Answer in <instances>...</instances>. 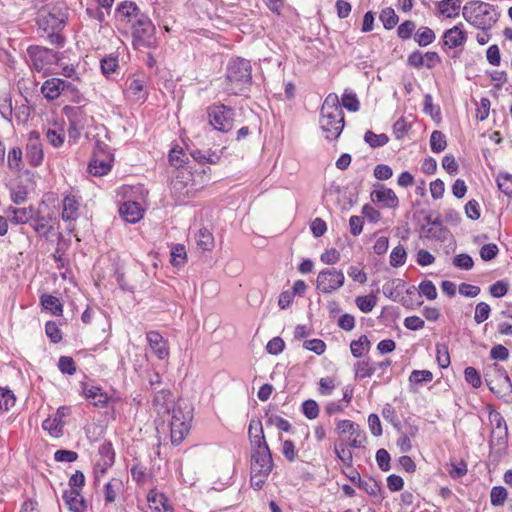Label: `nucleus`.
Returning a JSON list of instances; mask_svg holds the SVG:
<instances>
[{
    "mask_svg": "<svg viewBox=\"0 0 512 512\" xmlns=\"http://www.w3.org/2000/svg\"><path fill=\"white\" fill-rule=\"evenodd\" d=\"M133 46L135 49L155 48L158 44L156 37V28L151 19L146 16H140L138 23L132 27Z\"/></svg>",
    "mask_w": 512,
    "mask_h": 512,
    "instance_id": "423d86ee",
    "label": "nucleus"
},
{
    "mask_svg": "<svg viewBox=\"0 0 512 512\" xmlns=\"http://www.w3.org/2000/svg\"><path fill=\"white\" fill-rule=\"evenodd\" d=\"M320 128L327 140H336L344 128V114L337 94L330 93L321 107Z\"/></svg>",
    "mask_w": 512,
    "mask_h": 512,
    "instance_id": "f257e3e1",
    "label": "nucleus"
},
{
    "mask_svg": "<svg viewBox=\"0 0 512 512\" xmlns=\"http://www.w3.org/2000/svg\"><path fill=\"white\" fill-rule=\"evenodd\" d=\"M250 441L253 446V451L270 450L266 442L263 429L259 433L250 434Z\"/></svg>",
    "mask_w": 512,
    "mask_h": 512,
    "instance_id": "052dcab7",
    "label": "nucleus"
},
{
    "mask_svg": "<svg viewBox=\"0 0 512 512\" xmlns=\"http://www.w3.org/2000/svg\"><path fill=\"white\" fill-rule=\"evenodd\" d=\"M192 413L189 409L184 410L180 403L173 406L170 420V438L173 445L183 442L190 430Z\"/></svg>",
    "mask_w": 512,
    "mask_h": 512,
    "instance_id": "39448f33",
    "label": "nucleus"
},
{
    "mask_svg": "<svg viewBox=\"0 0 512 512\" xmlns=\"http://www.w3.org/2000/svg\"><path fill=\"white\" fill-rule=\"evenodd\" d=\"M172 394L169 390L162 389L158 391L153 399V405L158 414H170L171 406L173 407Z\"/></svg>",
    "mask_w": 512,
    "mask_h": 512,
    "instance_id": "a878e982",
    "label": "nucleus"
},
{
    "mask_svg": "<svg viewBox=\"0 0 512 512\" xmlns=\"http://www.w3.org/2000/svg\"><path fill=\"white\" fill-rule=\"evenodd\" d=\"M461 4L462 0H441L437 3V10L447 18H455L460 13Z\"/></svg>",
    "mask_w": 512,
    "mask_h": 512,
    "instance_id": "c756f323",
    "label": "nucleus"
},
{
    "mask_svg": "<svg viewBox=\"0 0 512 512\" xmlns=\"http://www.w3.org/2000/svg\"><path fill=\"white\" fill-rule=\"evenodd\" d=\"M464 19L483 31L489 30L497 21V12L493 5L482 2H468L462 10Z\"/></svg>",
    "mask_w": 512,
    "mask_h": 512,
    "instance_id": "20e7f679",
    "label": "nucleus"
},
{
    "mask_svg": "<svg viewBox=\"0 0 512 512\" xmlns=\"http://www.w3.org/2000/svg\"><path fill=\"white\" fill-rule=\"evenodd\" d=\"M415 28H416V25L413 21L406 20L398 26L397 35L399 38H401L403 40H407L412 36Z\"/></svg>",
    "mask_w": 512,
    "mask_h": 512,
    "instance_id": "338daca9",
    "label": "nucleus"
},
{
    "mask_svg": "<svg viewBox=\"0 0 512 512\" xmlns=\"http://www.w3.org/2000/svg\"><path fill=\"white\" fill-rule=\"evenodd\" d=\"M375 188L370 193V197L373 203L380 205L384 208H396L399 205V199L396 193L386 187L384 184H376Z\"/></svg>",
    "mask_w": 512,
    "mask_h": 512,
    "instance_id": "4468645a",
    "label": "nucleus"
},
{
    "mask_svg": "<svg viewBox=\"0 0 512 512\" xmlns=\"http://www.w3.org/2000/svg\"><path fill=\"white\" fill-rule=\"evenodd\" d=\"M45 135L47 141L54 147H60L64 143L65 133L63 128H48Z\"/></svg>",
    "mask_w": 512,
    "mask_h": 512,
    "instance_id": "37998d69",
    "label": "nucleus"
},
{
    "mask_svg": "<svg viewBox=\"0 0 512 512\" xmlns=\"http://www.w3.org/2000/svg\"><path fill=\"white\" fill-rule=\"evenodd\" d=\"M342 106L351 112H357L360 108L357 95L352 91L345 90L342 96Z\"/></svg>",
    "mask_w": 512,
    "mask_h": 512,
    "instance_id": "8fccbe9b",
    "label": "nucleus"
},
{
    "mask_svg": "<svg viewBox=\"0 0 512 512\" xmlns=\"http://www.w3.org/2000/svg\"><path fill=\"white\" fill-rule=\"evenodd\" d=\"M27 55L30 67L44 76L51 73L52 66L57 61V52L42 46H29Z\"/></svg>",
    "mask_w": 512,
    "mask_h": 512,
    "instance_id": "0eeeda50",
    "label": "nucleus"
},
{
    "mask_svg": "<svg viewBox=\"0 0 512 512\" xmlns=\"http://www.w3.org/2000/svg\"><path fill=\"white\" fill-rule=\"evenodd\" d=\"M80 216L79 198L72 194H65L62 199L61 219L67 224L70 232L74 231V223Z\"/></svg>",
    "mask_w": 512,
    "mask_h": 512,
    "instance_id": "f8f14e48",
    "label": "nucleus"
},
{
    "mask_svg": "<svg viewBox=\"0 0 512 512\" xmlns=\"http://www.w3.org/2000/svg\"><path fill=\"white\" fill-rule=\"evenodd\" d=\"M186 261V250L181 244L175 245L171 250V264L173 266L183 265Z\"/></svg>",
    "mask_w": 512,
    "mask_h": 512,
    "instance_id": "13d9d810",
    "label": "nucleus"
},
{
    "mask_svg": "<svg viewBox=\"0 0 512 512\" xmlns=\"http://www.w3.org/2000/svg\"><path fill=\"white\" fill-rule=\"evenodd\" d=\"M491 308L489 304L485 302H479L475 308L474 321L477 324H481L486 321L490 315Z\"/></svg>",
    "mask_w": 512,
    "mask_h": 512,
    "instance_id": "bf43d9fd",
    "label": "nucleus"
},
{
    "mask_svg": "<svg viewBox=\"0 0 512 512\" xmlns=\"http://www.w3.org/2000/svg\"><path fill=\"white\" fill-rule=\"evenodd\" d=\"M370 347V341L367 336L362 335L358 340L350 344L351 353L355 358H360Z\"/></svg>",
    "mask_w": 512,
    "mask_h": 512,
    "instance_id": "ea45409f",
    "label": "nucleus"
},
{
    "mask_svg": "<svg viewBox=\"0 0 512 512\" xmlns=\"http://www.w3.org/2000/svg\"><path fill=\"white\" fill-rule=\"evenodd\" d=\"M64 111L70 118L69 137L76 139L79 136L80 128L73 118L81 113V109L78 107H65Z\"/></svg>",
    "mask_w": 512,
    "mask_h": 512,
    "instance_id": "f704fd0d",
    "label": "nucleus"
},
{
    "mask_svg": "<svg viewBox=\"0 0 512 512\" xmlns=\"http://www.w3.org/2000/svg\"><path fill=\"white\" fill-rule=\"evenodd\" d=\"M58 368L63 374L73 375L76 372V364L73 358L69 356L59 358Z\"/></svg>",
    "mask_w": 512,
    "mask_h": 512,
    "instance_id": "680f3d73",
    "label": "nucleus"
},
{
    "mask_svg": "<svg viewBox=\"0 0 512 512\" xmlns=\"http://www.w3.org/2000/svg\"><path fill=\"white\" fill-rule=\"evenodd\" d=\"M466 40L467 34L464 31L462 24L455 25L454 27L446 30L443 34V45L449 49L463 46Z\"/></svg>",
    "mask_w": 512,
    "mask_h": 512,
    "instance_id": "a211bd4d",
    "label": "nucleus"
},
{
    "mask_svg": "<svg viewBox=\"0 0 512 512\" xmlns=\"http://www.w3.org/2000/svg\"><path fill=\"white\" fill-rule=\"evenodd\" d=\"M465 380L473 387L479 388L482 385V380L479 372L474 367H467L464 370Z\"/></svg>",
    "mask_w": 512,
    "mask_h": 512,
    "instance_id": "e2e57ef3",
    "label": "nucleus"
},
{
    "mask_svg": "<svg viewBox=\"0 0 512 512\" xmlns=\"http://www.w3.org/2000/svg\"><path fill=\"white\" fill-rule=\"evenodd\" d=\"M435 38L436 36L434 31L426 26L420 27L414 35L415 42L421 47L428 46L435 40Z\"/></svg>",
    "mask_w": 512,
    "mask_h": 512,
    "instance_id": "2f4dec72",
    "label": "nucleus"
},
{
    "mask_svg": "<svg viewBox=\"0 0 512 512\" xmlns=\"http://www.w3.org/2000/svg\"><path fill=\"white\" fill-rule=\"evenodd\" d=\"M180 174H183V172H179L175 179L172 180L170 189L172 195L181 201L189 191L187 189V183L179 179ZM182 178H184V175H182Z\"/></svg>",
    "mask_w": 512,
    "mask_h": 512,
    "instance_id": "72a5a7b5",
    "label": "nucleus"
},
{
    "mask_svg": "<svg viewBox=\"0 0 512 512\" xmlns=\"http://www.w3.org/2000/svg\"><path fill=\"white\" fill-rule=\"evenodd\" d=\"M147 501L152 512H172L165 495L156 490H151L148 493Z\"/></svg>",
    "mask_w": 512,
    "mask_h": 512,
    "instance_id": "bb28decb",
    "label": "nucleus"
},
{
    "mask_svg": "<svg viewBox=\"0 0 512 512\" xmlns=\"http://www.w3.org/2000/svg\"><path fill=\"white\" fill-rule=\"evenodd\" d=\"M453 265L459 269L470 270L473 268L474 261L470 255L462 253L454 257Z\"/></svg>",
    "mask_w": 512,
    "mask_h": 512,
    "instance_id": "69168bd1",
    "label": "nucleus"
},
{
    "mask_svg": "<svg viewBox=\"0 0 512 512\" xmlns=\"http://www.w3.org/2000/svg\"><path fill=\"white\" fill-rule=\"evenodd\" d=\"M252 68L248 60L232 58L226 68V90L231 94H241L249 88L252 81Z\"/></svg>",
    "mask_w": 512,
    "mask_h": 512,
    "instance_id": "7ed1b4c3",
    "label": "nucleus"
},
{
    "mask_svg": "<svg viewBox=\"0 0 512 512\" xmlns=\"http://www.w3.org/2000/svg\"><path fill=\"white\" fill-rule=\"evenodd\" d=\"M318 403L313 399H308L302 403V412L310 420L316 419L319 416Z\"/></svg>",
    "mask_w": 512,
    "mask_h": 512,
    "instance_id": "6e6d98bb",
    "label": "nucleus"
},
{
    "mask_svg": "<svg viewBox=\"0 0 512 512\" xmlns=\"http://www.w3.org/2000/svg\"><path fill=\"white\" fill-rule=\"evenodd\" d=\"M72 84L60 78H51L46 80L41 86V93L48 101L59 98L62 94L72 92Z\"/></svg>",
    "mask_w": 512,
    "mask_h": 512,
    "instance_id": "ddd939ff",
    "label": "nucleus"
},
{
    "mask_svg": "<svg viewBox=\"0 0 512 512\" xmlns=\"http://www.w3.org/2000/svg\"><path fill=\"white\" fill-rule=\"evenodd\" d=\"M347 444L340 443L335 445L334 452L337 458L346 466H351L353 461L352 452L347 448Z\"/></svg>",
    "mask_w": 512,
    "mask_h": 512,
    "instance_id": "603ef678",
    "label": "nucleus"
},
{
    "mask_svg": "<svg viewBox=\"0 0 512 512\" xmlns=\"http://www.w3.org/2000/svg\"><path fill=\"white\" fill-rule=\"evenodd\" d=\"M26 156L32 166H38L41 164L44 154L42 149V143L40 135L36 131H31L28 137V143L26 146Z\"/></svg>",
    "mask_w": 512,
    "mask_h": 512,
    "instance_id": "2eb2a0df",
    "label": "nucleus"
},
{
    "mask_svg": "<svg viewBox=\"0 0 512 512\" xmlns=\"http://www.w3.org/2000/svg\"><path fill=\"white\" fill-rule=\"evenodd\" d=\"M364 141L372 148H378L386 145L389 137L385 133L375 134L372 131H367L364 135Z\"/></svg>",
    "mask_w": 512,
    "mask_h": 512,
    "instance_id": "e433bc0d",
    "label": "nucleus"
},
{
    "mask_svg": "<svg viewBox=\"0 0 512 512\" xmlns=\"http://www.w3.org/2000/svg\"><path fill=\"white\" fill-rule=\"evenodd\" d=\"M508 492L503 486H494L490 492V501L493 506H501L505 503Z\"/></svg>",
    "mask_w": 512,
    "mask_h": 512,
    "instance_id": "de8ad7c7",
    "label": "nucleus"
},
{
    "mask_svg": "<svg viewBox=\"0 0 512 512\" xmlns=\"http://www.w3.org/2000/svg\"><path fill=\"white\" fill-rule=\"evenodd\" d=\"M66 13L59 7H43L38 12L37 24L40 30L47 33L49 42L63 46L65 38L60 34L66 23Z\"/></svg>",
    "mask_w": 512,
    "mask_h": 512,
    "instance_id": "f03ea898",
    "label": "nucleus"
},
{
    "mask_svg": "<svg viewBox=\"0 0 512 512\" xmlns=\"http://www.w3.org/2000/svg\"><path fill=\"white\" fill-rule=\"evenodd\" d=\"M146 81L142 78H133L127 82L126 95L136 101H144L147 97Z\"/></svg>",
    "mask_w": 512,
    "mask_h": 512,
    "instance_id": "393cba45",
    "label": "nucleus"
},
{
    "mask_svg": "<svg viewBox=\"0 0 512 512\" xmlns=\"http://www.w3.org/2000/svg\"><path fill=\"white\" fill-rule=\"evenodd\" d=\"M16 398L13 392L9 389L0 387V411H8L15 405Z\"/></svg>",
    "mask_w": 512,
    "mask_h": 512,
    "instance_id": "49530a36",
    "label": "nucleus"
},
{
    "mask_svg": "<svg viewBox=\"0 0 512 512\" xmlns=\"http://www.w3.org/2000/svg\"><path fill=\"white\" fill-rule=\"evenodd\" d=\"M116 15L121 21L130 24L131 27L135 23H138L140 16H146V14L139 9L136 3L132 1H124L120 3L116 9Z\"/></svg>",
    "mask_w": 512,
    "mask_h": 512,
    "instance_id": "dca6fc26",
    "label": "nucleus"
},
{
    "mask_svg": "<svg viewBox=\"0 0 512 512\" xmlns=\"http://www.w3.org/2000/svg\"><path fill=\"white\" fill-rule=\"evenodd\" d=\"M210 125L217 131L228 132L233 127L234 110L226 105H212L207 108Z\"/></svg>",
    "mask_w": 512,
    "mask_h": 512,
    "instance_id": "1a4fd4ad",
    "label": "nucleus"
},
{
    "mask_svg": "<svg viewBox=\"0 0 512 512\" xmlns=\"http://www.w3.org/2000/svg\"><path fill=\"white\" fill-rule=\"evenodd\" d=\"M119 213L126 222L136 223L143 217V210L139 203L134 201L124 202L120 208Z\"/></svg>",
    "mask_w": 512,
    "mask_h": 512,
    "instance_id": "b1692460",
    "label": "nucleus"
},
{
    "mask_svg": "<svg viewBox=\"0 0 512 512\" xmlns=\"http://www.w3.org/2000/svg\"><path fill=\"white\" fill-rule=\"evenodd\" d=\"M113 155L104 147L97 146L88 165V171L93 176L106 175L112 167Z\"/></svg>",
    "mask_w": 512,
    "mask_h": 512,
    "instance_id": "9b49d317",
    "label": "nucleus"
},
{
    "mask_svg": "<svg viewBox=\"0 0 512 512\" xmlns=\"http://www.w3.org/2000/svg\"><path fill=\"white\" fill-rule=\"evenodd\" d=\"M375 373V368L368 361H359L355 364L356 378L371 377Z\"/></svg>",
    "mask_w": 512,
    "mask_h": 512,
    "instance_id": "4d7b16f0",
    "label": "nucleus"
},
{
    "mask_svg": "<svg viewBox=\"0 0 512 512\" xmlns=\"http://www.w3.org/2000/svg\"><path fill=\"white\" fill-rule=\"evenodd\" d=\"M420 294L424 295L428 300H434L437 297L435 285L430 280H424L419 285Z\"/></svg>",
    "mask_w": 512,
    "mask_h": 512,
    "instance_id": "774afa93",
    "label": "nucleus"
},
{
    "mask_svg": "<svg viewBox=\"0 0 512 512\" xmlns=\"http://www.w3.org/2000/svg\"><path fill=\"white\" fill-rule=\"evenodd\" d=\"M40 302L43 309L51 312L54 316H60L63 313V305L59 298L51 294H43L40 297Z\"/></svg>",
    "mask_w": 512,
    "mask_h": 512,
    "instance_id": "7c9ffc66",
    "label": "nucleus"
},
{
    "mask_svg": "<svg viewBox=\"0 0 512 512\" xmlns=\"http://www.w3.org/2000/svg\"><path fill=\"white\" fill-rule=\"evenodd\" d=\"M0 114L4 119L11 121L13 107L12 98L8 93L0 94Z\"/></svg>",
    "mask_w": 512,
    "mask_h": 512,
    "instance_id": "c03bdc74",
    "label": "nucleus"
},
{
    "mask_svg": "<svg viewBox=\"0 0 512 512\" xmlns=\"http://www.w3.org/2000/svg\"><path fill=\"white\" fill-rule=\"evenodd\" d=\"M68 408L60 407L57 409L54 417L47 418L43 421L42 427L47 430L52 436L59 437L63 434L64 422L63 418L67 416Z\"/></svg>",
    "mask_w": 512,
    "mask_h": 512,
    "instance_id": "6ab92c4d",
    "label": "nucleus"
},
{
    "mask_svg": "<svg viewBox=\"0 0 512 512\" xmlns=\"http://www.w3.org/2000/svg\"><path fill=\"white\" fill-rule=\"evenodd\" d=\"M99 454L101 461L97 462L95 466L96 478L106 473L107 469L113 465L115 459V452L111 442L105 441L99 447Z\"/></svg>",
    "mask_w": 512,
    "mask_h": 512,
    "instance_id": "f3484780",
    "label": "nucleus"
},
{
    "mask_svg": "<svg viewBox=\"0 0 512 512\" xmlns=\"http://www.w3.org/2000/svg\"><path fill=\"white\" fill-rule=\"evenodd\" d=\"M345 281L342 271L335 268H326L319 272L317 276V289L322 293L330 294L340 289Z\"/></svg>",
    "mask_w": 512,
    "mask_h": 512,
    "instance_id": "9d476101",
    "label": "nucleus"
},
{
    "mask_svg": "<svg viewBox=\"0 0 512 512\" xmlns=\"http://www.w3.org/2000/svg\"><path fill=\"white\" fill-rule=\"evenodd\" d=\"M318 385V391L322 396H330L336 387L334 379L329 376L320 378Z\"/></svg>",
    "mask_w": 512,
    "mask_h": 512,
    "instance_id": "0e129e2a",
    "label": "nucleus"
},
{
    "mask_svg": "<svg viewBox=\"0 0 512 512\" xmlns=\"http://www.w3.org/2000/svg\"><path fill=\"white\" fill-rule=\"evenodd\" d=\"M433 374L429 370H413L409 376V381L415 385L431 382Z\"/></svg>",
    "mask_w": 512,
    "mask_h": 512,
    "instance_id": "3c124183",
    "label": "nucleus"
},
{
    "mask_svg": "<svg viewBox=\"0 0 512 512\" xmlns=\"http://www.w3.org/2000/svg\"><path fill=\"white\" fill-rule=\"evenodd\" d=\"M122 487V481L117 478L111 479L106 485H105V501L107 503H113L116 500L117 493Z\"/></svg>",
    "mask_w": 512,
    "mask_h": 512,
    "instance_id": "c9c22d12",
    "label": "nucleus"
},
{
    "mask_svg": "<svg viewBox=\"0 0 512 512\" xmlns=\"http://www.w3.org/2000/svg\"><path fill=\"white\" fill-rule=\"evenodd\" d=\"M52 220V215H44L41 211H38L33 213L30 225L38 235L48 237L54 231Z\"/></svg>",
    "mask_w": 512,
    "mask_h": 512,
    "instance_id": "412c9836",
    "label": "nucleus"
},
{
    "mask_svg": "<svg viewBox=\"0 0 512 512\" xmlns=\"http://www.w3.org/2000/svg\"><path fill=\"white\" fill-rule=\"evenodd\" d=\"M83 393L85 397L89 399L94 406L104 407L108 402L107 394L104 393L102 389L98 386L85 385L83 387Z\"/></svg>",
    "mask_w": 512,
    "mask_h": 512,
    "instance_id": "c85d7f7f",
    "label": "nucleus"
},
{
    "mask_svg": "<svg viewBox=\"0 0 512 512\" xmlns=\"http://www.w3.org/2000/svg\"><path fill=\"white\" fill-rule=\"evenodd\" d=\"M273 468V459L270 450L253 451L251 455V469L256 472L270 473Z\"/></svg>",
    "mask_w": 512,
    "mask_h": 512,
    "instance_id": "aec40b11",
    "label": "nucleus"
},
{
    "mask_svg": "<svg viewBox=\"0 0 512 512\" xmlns=\"http://www.w3.org/2000/svg\"><path fill=\"white\" fill-rule=\"evenodd\" d=\"M497 186L506 196L512 198V175L500 173L497 176Z\"/></svg>",
    "mask_w": 512,
    "mask_h": 512,
    "instance_id": "09e8293b",
    "label": "nucleus"
},
{
    "mask_svg": "<svg viewBox=\"0 0 512 512\" xmlns=\"http://www.w3.org/2000/svg\"><path fill=\"white\" fill-rule=\"evenodd\" d=\"M63 500L71 512H85L87 506L79 490H65Z\"/></svg>",
    "mask_w": 512,
    "mask_h": 512,
    "instance_id": "5701e85b",
    "label": "nucleus"
},
{
    "mask_svg": "<svg viewBox=\"0 0 512 512\" xmlns=\"http://www.w3.org/2000/svg\"><path fill=\"white\" fill-rule=\"evenodd\" d=\"M355 302L357 307L364 313L371 312L377 304V300L374 295L358 296Z\"/></svg>",
    "mask_w": 512,
    "mask_h": 512,
    "instance_id": "864d4df0",
    "label": "nucleus"
},
{
    "mask_svg": "<svg viewBox=\"0 0 512 512\" xmlns=\"http://www.w3.org/2000/svg\"><path fill=\"white\" fill-rule=\"evenodd\" d=\"M436 360L441 368H447L450 365V355L447 345H436Z\"/></svg>",
    "mask_w": 512,
    "mask_h": 512,
    "instance_id": "5fc2aeb1",
    "label": "nucleus"
},
{
    "mask_svg": "<svg viewBox=\"0 0 512 512\" xmlns=\"http://www.w3.org/2000/svg\"><path fill=\"white\" fill-rule=\"evenodd\" d=\"M485 381L490 391L500 397L512 393L511 380L506 370L497 363L486 368Z\"/></svg>",
    "mask_w": 512,
    "mask_h": 512,
    "instance_id": "6e6552de",
    "label": "nucleus"
},
{
    "mask_svg": "<svg viewBox=\"0 0 512 512\" xmlns=\"http://www.w3.org/2000/svg\"><path fill=\"white\" fill-rule=\"evenodd\" d=\"M407 253L402 245L393 248L390 254V265L392 267H400L405 264Z\"/></svg>",
    "mask_w": 512,
    "mask_h": 512,
    "instance_id": "a18cd8bd",
    "label": "nucleus"
},
{
    "mask_svg": "<svg viewBox=\"0 0 512 512\" xmlns=\"http://www.w3.org/2000/svg\"><path fill=\"white\" fill-rule=\"evenodd\" d=\"M447 146V141L445 135L439 131L435 130L432 132L430 136V147L434 153H440L445 150Z\"/></svg>",
    "mask_w": 512,
    "mask_h": 512,
    "instance_id": "58836bf2",
    "label": "nucleus"
},
{
    "mask_svg": "<svg viewBox=\"0 0 512 512\" xmlns=\"http://www.w3.org/2000/svg\"><path fill=\"white\" fill-rule=\"evenodd\" d=\"M190 155L192 156V158L201 163V164H205V163H211V164H215L219 161L220 157L217 153L213 152V153H206L204 151H201L199 149H195V150H192L190 152Z\"/></svg>",
    "mask_w": 512,
    "mask_h": 512,
    "instance_id": "79ce46f5",
    "label": "nucleus"
},
{
    "mask_svg": "<svg viewBox=\"0 0 512 512\" xmlns=\"http://www.w3.org/2000/svg\"><path fill=\"white\" fill-rule=\"evenodd\" d=\"M379 18L382 21L384 28L387 30L393 29L396 26L399 19L394 9L390 7L383 9L380 13Z\"/></svg>",
    "mask_w": 512,
    "mask_h": 512,
    "instance_id": "a19ab883",
    "label": "nucleus"
},
{
    "mask_svg": "<svg viewBox=\"0 0 512 512\" xmlns=\"http://www.w3.org/2000/svg\"><path fill=\"white\" fill-rule=\"evenodd\" d=\"M168 157L170 164L176 169L182 168L186 161L188 160L185 151L183 150V148L179 146L173 147L170 150Z\"/></svg>",
    "mask_w": 512,
    "mask_h": 512,
    "instance_id": "473e14b6",
    "label": "nucleus"
},
{
    "mask_svg": "<svg viewBox=\"0 0 512 512\" xmlns=\"http://www.w3.org/2000/svg\"><path fill=\"white\" fill-rule=\"evenodd\" d=\"M34 210L32 207L27 208H15L10 206L7 208V214L11 215L9 220L11 223L19 225L30 222L33 218Z\"/></svg>",
    "mask_w": 512,
    "mask_h": 512,
    "instance_id": "cd10ccee",
    "label": "nucleus"
},
{
    "mask_svg": "<svg viewBox=\"0 0 512 512\" xmlns=\"http://www.w3.org/2000/svg\"><path fill=\"white\" fill-rule=\"evenodd\" d=\"M147 341L158 359L163 360L168 357L169 349L167 343L159 332H148Z\"/></svg>",
    "mask_w": 512,
    "mask_h": 512,
    "instance_id": "4be33fe9",
    "label": "nucleus"
},
{
    "mask_svg": "<svg viewBox=\"0 0 512 512\" xmlns=\"http://www.w3.org/2000/svg\"><path fill=\"white\" fill-rule=\"evenodd\" d=\"M196 242L198 247L203 251H209L214 246L213 235L207 229H200L196 235Z\"/></svg>",
    "mask_w": 512,
    "mask_h": 512,
    "instance_id": "4c0bfd02",
    "label": "nucleus"
}]
</instances>
